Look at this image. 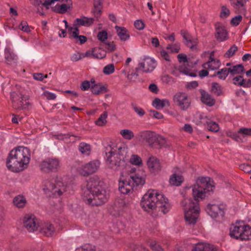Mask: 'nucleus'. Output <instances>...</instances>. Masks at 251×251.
Here are the masks:
<instances>
[{"label":"nucleus","mask_w":251,"mask_h":251,"mask_svg":"<svg viewBox=\"0 0 251 251\" xmlns=\"http://www.w3.org/2000/svg\"><path fill=\"white\" fill-rule=\"evenodd\" d=\"M210 180L209 177H199L196 184L192 187L194 200L185 198L181 202L184 210L185 220L189 225L196 224L200 211L199 201L205 197L206 192L212 190L213 186Z\"/></svg>","instance_id":"nucleus-1"},{"label":"nucleus","mask_w":251,"mask_h":251,"mask_svg":"<svg viewBox=\"0 0 251 251\" xmlns=\"http://www.w3.org/2000/svg\"><path fill=\"white\" fill-rule=\"evenodd\" d=\"M101 182L97 176L90 178L84 190V197L86 203L92 206H99L105 203L108 195L100 185Z\"/></svg>","instance_id":"nucleus-2"},{"label":"nucleus","mask_w":251,"mask_h":251,"mask_svg":"<svg viewBox=\"0 0 251 251\" xmlns=\"http://www.w3.org/2000/svg\"><path fill=\"white\" fill-rule=\"evenodd\" d=\"M140 204L142 208L149 213L158 211L166 214L170 208L168 199L154 190H149L143 196Z\"/></svg>","instance_id":"nucleus-3"},{"label":"nucleus","mask_w":251,"mask_h":251,"mask_svg":"<svg viewBox=\"0 0 251 251\" xmlns=\"http://www.w3.org/2000/svg\"><path fill=\"white\" fill-rule=\"evenodd\" d=\"M30 158L29 150L27 148L19 147L12 150L7 157L6 165L11 171H22L26 168Z\"/></svg>","instance_id":"nucleus-4"},{"label":"nucleus","mask_w":251,"mask_h":251,"mask_svg":"<svg viewBox=\"0 0 251 251\" xmlns=\"http://www.w3.org/2000/svg\"><path fill=\"white\" fill-rule=\"evenodd\" d=\"M229 234L231 238L241 241L251 240V227L243 222H237L231 225Z\"/></svg>","instance_id":"nucleus-5"},{"label":"nucleus","mask_w":251,"mask_h":251,"mask_svg":"<svg viewBox=\"0 0 251 251\" xmlns=\"http://www.w3.org/2000/svg\"><path fill=\"white\" fill-rule=\"evenodd\" d=\"M43 190L45 192L49 194L50 193L55 196H60L66 191V187L62 182L61 178L47 180L44 182Z\"/></svg>","instance_id":"nucleus-6"},{"label":"nucleus","mask_w":251,"mask_h":251,"mask_svg":"<svg viewBox=\"0 0 251 251\" xmlns=\"http://www.w3.org/2000/svg\"><path fill=\"white\" fill-rule=\"evenodd\" d=\"M139 136L143 141L148 143L152 147L159 148L166 144L164 138L152 131H146L140 132Z\"/></svg>","instance_id":"nucleus-7"},{"label":"nucleus","mask_w":251,"mask_h":251,"mask_svg":"<svg viewBox=\"0 0 251 251\" xmlns=\"http://www.w3.org/2000/svg\"><path fill=\"white\" fill-rule=\"evenodd\" d=\"M10 98L12 102V107L18 110L27 109L30 105L28 101H26L29 99L28 96H24L21 94H18L15 92H12L10 93Z\"/></svg>","instance_id":"nucleus-8"},{"label":"nucleus","mask_w":251,"mask_h":251,"mask_svg":"<svg viewBox=\"0 0 251 251\" xmlns=\"http://www.w3.org/2000/svg\"><path fill=\"white\" fill-rule=\"evenodd\" d=\"M107 163L109 167L114 170H118L123 167L125 164L124 158L119 157L117 153H114L112 151L106 153Z\"/></svg>","instance_id":"nucleus-9"},{"label":"nucleus","mask_w":251,"mask_h":251,"mask_svg":"<svg viewBox=\"0 0 251 251\" xmlns=\"http://www.w3.org/2000/svg\"><path fill=\"white\" fill-rule=\"evenodd\" d=\"M100 165L98 160H93L89 162L82 164L78 169L79 174L83 176H88L96 172Z\"/></svg>","instance_id":"nucleus-10"},{"label":"nucleus","mask_w":251,"mask_h":251,"mask_svg":"<svg viewBox=\"0 0 251 251\" xmlns=\"http://www.w3.org/2000/svg\"><path fill=\"white\" fill-rule=\"evenodd\" d=\"M155 67L154 60L150 57H145L139 63V66L136 68V70L137 71H141L143 73H149L152 72Z\"/></svg>","instance_id":"nucleus-11"},{"label":"nucleus","mask_w":251,"mask_h":251,"mask_svg":"<svg viewBox=\"0 0 251 251\" xmlns=\"http://www.w3.org/2000/svg\"><path fill=\"white\" fill-rule=\"evenodd\" d=\"M23 226L29 232H34L39 226L37 219L33 215H26L24 217Z\"/></svg>","instance_id":"nucleus-12"},{"label":"nucleus","mask_w":251,"mask_h":251,"mask_svg":"<svg viewBox=\"0 0 251 251\" xmlns=\"http://www.w3.org/2000/svg\"><path fill=\"white\" fill-rule=\"evenodd\" d=\"M40 166L41 170L44 172L55 171L60 167L59 161L56 158H49L43 161Z\"/></svg>","instance_id":"nucleus-13"},{"label":"nucleus","mask_w":251,"mask_h":251,"mask_svg":"<svg viewBox=\"0 0 251 251\" xmlns=\"http://www.w3.org/2000/svg\"><path fill=\"white\" fill-rule=\"evenodd\" d=\"M174 100L182 110L187 109L190 106V100L186 94L182 92L176 93L174 97Z\"/></svg>","instance_id":"nucleus-14"},{"label":"nucleus","mask_w":251,"mask_h":251,"mask_svg":"<svg viewBox=\"0 0 251 251\" xmlns=\"http://www.w3.org/2000/svg\"><path fill=\"white\" fill-rule=\"evenodd\" d=\"M215 38L219 42H224L228 39V34L223 24L217 22L215 24Z\"/></svg>","instance_id":"nucleus-15"},{"label":"nucleus","mask_w":251,"mask_h":251,"mask_svg":"<svg viewBox=\"0 0 251 251\" xmlns=\"http://www.w3.org/2000/svg\"><path fill=\"white\" fill-rule=\"evenodd\" d=\"M225 205L224 204L216 205L215 204H208L206 208L207 213L213 218H216L220 214L224 215Z\"/></svg>","instance_id":"nucleus-16"},{"label":"nucleus","mask_w":251,"mask_h":251,"mask_svg":"<svg viewBox=\"0 0 251 251\" xmlns=\"http://www.w3.org/2000/svg\"><path fill=\"white\" fill-rule=\"evenodd\" d=\"M123 176L120 178L119 183V190L124 194H128L133 191V186L130 180L124 179Z\"/></svg>","instance_id":"nucleus-17"},{"label":"nucleus","mask_w":251,"mask_h":251,"mask_svg":"<svg viewBox=\"0 0 251 251\" xmlns=\"http://www.w3.org/2000/svg\"><path fill=\"white\" fill-rule=\"evenodd\" d=\"M200 92L201 95V100L203 103L210 107L215 104L216 100L212 96L203 89H200Z\"/></svg>","instance_id":"nucleus-18"},{"label":"nucleus","mask_w":251,"mask_h":251,"mask_svg":"<svg viewBox=\"0 0 251 251\" xmlns=\"http://www.w3.org/2000/svg\"><path fill=\"white\" fill-rule=\"evenodd\" d=\"M94 22L93 18H88L85 16L76 19L74 22V26L79 27L80 26H90Z\"/></svg>","instance_id":"nucleus-19"},{"label":"nucleus","mask_w":251,"mask_h":251,"mask_svg":"<svg viewBox=\"0 0 251 251\" xmlns=\"http://www.w3.org/2000/svg\"><path fill=\"white\" fill-rule=\"evenodd\" d=\"M40 232L43 235L50 237L53 235L55 228L50 223H44L40 227Z\"/></svg>","instance_id":"nucleus-20"},{"label":"nucleus","mask_w":251,"mask_h":251,"mask_svg":"<svg viewBox=\"0 0 251 251\" xmlns=\"http://www.w3.org/2000/svg\"><path fill=\"white\" fill-rule=\"evenodd\" d=\"M148 166L152 172H157L161 169L159 160L154 156L150 157L147 161Z\"/></svg>","instance_id":"nucleus-21"},{"label":"nucleus","mask_w":251,"mask_h":251,"mask_svg":"<svg viewBox=\"0 0 251 251\" xmlns=\"http://www.w3.org/2000/svg\"><path fill=\"white\" fill-rule=\"evenodd\" d=\"M238 134H242L243 137H245V136H251V128L245 127L240 128L238 130V133H232L230 135V136L236 141H239L241 140V138Z\"/></svg>","instance_id":"nucleus-22"},{"label":"nucleus","mask_w":251,"mask_h":251,"mask_svg":"<svg viewBox=\"0 0 251 251\" xmlns=\"http://www.w3.org/2000/svg\"><path fill=\"white\" fill-rule=\"evenodd\" d=\"M180 33L183 39L185 40V44L192 50L196 49V42L191 39V37L186 31L181 30Z\"/></svg>","instance_id":"nucleus-23"},{"label":"nucleus","mask_w":251,"mask_h":251,"mask_svg":"<svg viewBox=\"0 0 251 251\" xmlns=\"http://www.w3.org/2000/svg\"><path fill=\"white\" fill-rule=\"evenodd\" d=\"M108 89L106 85H102L100 83H97V85L91 86V92L96 95H99L102 93L107 92Z\"/></svg>","instance_id":"nucleus-24"},{"label":"nucleus","mask_w":251,"mask_h":251,"mask_svg":"<svg viewBox=\"0 0 251 251\" xmlns=\"http://www.w3.org/2000/svg\"><path fill=\"white\" fill-rule=\"evenodd\" d=\"M192 251H217V250L212 245L199 243L195 246Z\"/></svg>","instance_id":"nucleus-25"},{"label":"nucleus","mask_w":251,"mask_h":251,"mask_svg":"<svg viewBox=\"0 0 251 251\" xmlns=\"http://www.w3.org/2000/svg\"><path fill=\"white\" fill-rule=\"evenodd\" d=\"M220 65L219 60H216L212 58L211 55L210 57V60L202 65V67L205 69L215 70L218 69Z\"/></svg>","instance_id":"nucleus-26"},{"label":"nucleus","mask_w":251,"mask_h":251,"mask_svg":"<svg viewBox=\"0 0 251 251\" xmlns=\"http://www.w3.org/2000/svg\"><path fill=\"white\" fill-rule=\"evenodd\" d=\"M152 105L157 109H161L165 106H169L170 103L168 100H161L159 98H155L152 101Z\"/></svg>","instance_id":"nucleus-27"},{"label":"nucleus","mask_w":251,"mask_h":251,"mask_svg":"<svg viewBox=\"0 0 251 251\" xmlns=\"http://www.w3.org/2000/svg\"><path fill=\"white\" fill-rule=\"evenodd\" d=\"M101 5L102 3L100 0H95L94 2V8L92 12L94 16L98 21L99 18L101 16Z\"/></svg>","instance_id":"nucleus-28"},{"label":"nucleus","mask_w":251,"mask_h":251,"mask_svg":"<svg viewBox=\"0 0 251 251\" xmlns=\"http://www.w3.org/2000/svg\"><path fill=\"white\" fill-rule=\"evenodd\" d=\"M115 28L117 34L121 40L126 41L129 38V34L126 28L116 26Z\"/></svg>","instance_id":"nucleus-29"},{"label":"nucleus","mask_w":251,"mask_h":251,"mask_svg":"<svg viewBox=\"0 0 251 251\" xmlns=\"http://www.w3.org/2000/svg\"><path fill=\"white\" fill-rule=\"evenodd\" d=\"M169 181L171 185L179 186L183 181V178L176 172L171 176Z\"/></svg>","instance_id":"nucleus-30"},{"label":"nucleus","mask_w":251,"mask_h":251,"mask_svg":"<svg viewBox=\"0 0 251 251\" xmlns=\"http://www.w3.org/2000/svg\"><path fill=\"white\" fill-rule=\"evenodd\" d=\"M5 58L7 63L10 64L12 61L15 62L17 60V56L9 48H6L5 50Z\"/></svg>","instance_id":"nucleus-31"},{"label":"nucleus","mask_w":251,"mask_h":251,"mask_svg":"<svg viewBox=\"0 0 251 251\" xmlns=\"http://www.w3.org/2000/svg\"><path fill=\"white\" fill-rule=\"evenodd\" d=\"M130 178L131 179V183L133 186L135 185L137 186H142L145 183V180L144 178L140 176L138 174H135L134 176H130Z\"/></svg>","instance_id":"nucleus-32"},{"label":"nucleus","mask_w":251,"mask_h":251,"mask_svg":"<svg viewBox=\"0 0 251 251\" xmlns=\"http://www.w3.org/2000/svg\"><path fill=\"white\" fill-rule=\"evenodd\" d=\"M13 202L16 207L22 208L25 206L26 201L23 195H19L13 199Z\"/></svg>","instance_id":"nucleus-33"},{"label":"nucleus","mask_w":251,"mask_h":251,"mask_svg":"<svg viewBox=\"0 0 251 251\" xmlns=\"http://www.w3.org/2000/svg\"><path fill=\"white\" fill-rule=\"evenodd\" d=\"M101 48H94L92 50V58L97 59H102L105 57L106 51L101 49Z\"/></svg>","instance_id":"nucleus-34"},{"label":"nucleus","mask_w":251,"mask_h":251,"mask_svg":"<svg viewBox=\"0 0 251 251\" xmlns=\"http://www.w3.org/2000/svg\"><path fill=\"white\" fill-rule=\"evenodd\" d=\"M229 73L231 75H235L242 73L244 71V68L242 64H238L233 66L232 68H227Z\"/></svg>","instance_id":"nucleus-35"},{"label":"nucleus","mask_w":251,"mask_h":251,"mask_svg":"<svg viewBox=\"0 0 251 251\" xmlns=\"http://www.w3.org/2000/svg\"><path fill=\"white\" fill-rule=\"evenodd\" d=\"M79 151L84 155H88L91 152L90 145L85 143H81L78 146Z\"/></svg>","instance_id":"nucleus-36"},{"label":"nucleus","mask_w":251,"mask_h":251,"mask_svg":"<svg viewBox=\"0 0 251 251\" xmlns=\"http://www.w3.org/2000/svg\"><path fill=\"white\" fill-rule=\"evenodd\" d=\"M107 117V112L104 111L95 122V124L98 126H102L106 125L107 123L106 118Z\"/></svg>","instance_id":"nucleus-37"},{"label":"nucleus","mask_w":251,"mask_h":251,"mask_svg":"<svg viewBox=\"0 0 251 251\" xmlns=\"http://www.w3.org/2000/svg\"><path fill=\"white\" fill-rule=\"evenodd\" d=\"M178 71L185 75H189L191 76L195 77L196 75L194 73L190 72V69H189L186 65V64L184 63L183 64L179 66L177 69Z\"/></svg>","instance_id":"nucleus-38"},{"label":"nucleus","mask_w":251,"mask_h":251,"mask_svg":"<svg viewBox=\"0 0 251 251\" xmlns=\"http://www.w3.org/2000/svg\"><path fill=\"white\" fill-rule=\"evenodd\" d=\"M205 123L207 124V129L212 132H217L219 130V126L218 124L215 122L211 121H206Z\"/></svg>","instance_id":"nucleus-39"},{"label":"nucleus","mask_w":251,"mask_h":251,"mask_svg":"<svg viewBox=\"0 0 251 251\" xmlns=\"http://www.w3.org/2000/svg\"><path fill=\"white\" fill-rule=\"evenodd\" d=\"M211 92L217 96L221 95L222 94L221 86L218 83L213 82L211 87Z\"/></svg>","instance_id":"nucleus-40"},{"label":"nucleus","mask_w":251,"mask_h":251,"mask_svg":"<svg viewBox=\"0 0 251 251\" xmlns=\"http://www.w3.org/2000/svg\"><path fill=\"white\" fill-rule=\"evenodd\" d=\"M68 32L70 34V37L75 39V40L79 36V29L78 27L74 26L69 27Z\"/></svg>","instance_id":"nucleus-41"},{"label":"nucleus","mask_w":251,"mask_h":251,"mask_svg":"<svg viewBox=\"0 0 251 251\" xmlns=\"http://www.w3.org/2000/svg\"><path fill=\"white\" fill-rule=\"evenodd\" d=\"M121 135L126 140H130L134 137L133 132L129 129H123L120 131Z\"/></svg>","instance_id":"nucleus-42"},{"label":"nucleus","mask_w":251,"mask_h":251,"mask_svg":"<svg viewBox=\"0 0 251 251\" xmlns=\"http://www.w3.org/2000/svg\"><path fill=\"white\" fill-rule=\"evenodd\" d=\"M229 74V71L227 68H225L217 72L216 74H214L212 76L218 75V77L221 79H225Z\"/></svg>","instance_id":"nucleus-43"},{"label":"nucleus","mask_w":251,"mask_h":251,"mask_svg":"<svg viewBox=\"0 0 251 251\" xmlns=\"http://www.w3.org/2000/svg\"><path fill=\"white\" fill-rule=\"evenodd\" d=\"M101 47L103 48L110 52H112L115 50V46L113 42H107L101 43Z\"/></svg>","instance_id":"nucleus-44"},{"label":"nucleus","mask_w":251,"mask_h":251,"mask_svg":"<svg viewBox=\"0 0 251 251\" xmlns=\"http://www.w3.org/2000/svg\"><path fill=\"white\" fill-rule=\"evenodd\" d=\"M230 14L229 10L225 5L221 7V11L220 14V17L224 19L226 18Z\"/></svg>","instance_id":"nucleus-45"},{"label":"nucleus","mask_w":251,"mask_h":251,"mask_svg":"<svg viewBox=\"0 0 251 251\" xmlns=\"http://www.w3.org/2000/svg\"><path fill=\"white\" fill-rule=\"evenodd\" d=\"M67 9L68 6L66 4H57L55 7L54 11L58 13L63 14L67 12Z\"/></svg>","instance_id":"nucleus-46"},{"label":"nucleus","mask_w":251,"mask_h":251,"mask_svg":"<svg viewBox=\"0 0 251 251\" xmlns=\"http://www.w3.org/2000/svg\"><path fill=\"white\" fill-rule=\"evenodd\" d=\"M237 47L233 45L225 53L224 56L226 58H230L233 56L235 52L237 50Z\"/></svg>","instance_id":"nucleus-47"},{"label":"nucleus","mask_w":251,"mask_h":251,"mask_svg":"<svg viewBox=\"0 0 251 251\" xmlns=\"http://www.w3.org/2000/svg\"><path fill=\"white\" fill-rule=\"evenodd\" d=\"M142 162L141 157L137 155H132L130 159V162L133 165H140Z\"/></svg>","instance_id":"nucleus-48"},{"label":"nucleus","mask_w":251,"mask_h":251,"mask_svg":"<svg viewBox=\"0 0 251 251\" xmlns=\"http://www.w3.org/2000/svg\"><path fill=\"white\" fill-rule=\"evenodd\" d=\"M115 70V67L113 64H110L105 66L103 69V72L106 75L112 74Z\"/></svg>","instance_id":"nucleus-49"},{"label":"nucleus","mask_w":251,"mask_h":251,"mask_svg":"<svg viewBox=\"0 0 251 251\" xmlns=\"http://www.w3.org/2000/svg\"><path fill=\"white\" fill-rule=\"evenodd\" d=\"M140 72L141 71H137L135 69V72H132L131 74L127 75V78L130 81H135L137 79Z\"/></svg>","instance_id":"nucleus-50"},{"label":"nucleus","mask_w":251,"mask_h":251,"mask_svg":"<svg viewBox=\"0 0 251 251\" xmlns=\"http://www.w3.org/2000/svg\"><path fill=\"white\" fill-rule=\"evenodd\" d=\"M166 49L168 50H170L172 53H177L180 50V46L178 44H175L174 45H168L166 47Z\"/></svg>","instance_id":"nucleus-51"},{"label":"nucleus","mask_w":251,"mask_h":251,"mask_svg":"<svg viewBox=\"0 0 251 251\" xmlns=\"http://www.w3.org/2000/svg\"><path fill=\"white\" fill-rule=\"evenodd\" d=\"M126 150L127 148L124 146L123 147L120 146L118 147V151L116 152H114V153H117L119 157H124L125 158V153H126Z\"/></svg>","instance_id":"nucleus-52"},{"label":"nucleus","mask_w":251,"mask_h":251,"mask_svg":"<svg viewBox=\"0 0 251 251\" xmlns=\"http://www.w3.org/2000/svg\"><path fill=\"white\" fill-rule=\"evenodd\" d=\"M151 248L155 251H164V250L158 244H157L155 241H151L150 244Z\"/></svg>","instance_id":"nucleus-53"},{"label":"nucleus","mask_w":251,"mask_h":251,"mask_svg":"<svg viewBox=\"0 0 251 251\" xmlns=\"http://www.w3.org/2000/svg\"><path fill=\"white\" fill-rule=\"evenodd\" d=\"M19 28L23 31L29 32L30 31L29 27L26 21H23L19 26Z\"/></svg>","instance_id":"nucleus-54"},{"label":"nucleus","mask_w":251,"mask_h":251,"mask_svg":"<svg viewBox=\"0 0 251 251\" xmlns=\"http://www.w3.org/2000/svg\"><path fill=\"white\" fill-rule=\"evenodd\" d=\"M243 81H244V79L241 75L237 76L233 78V83L236 85L242 86Z\"/></svg>","instance_id":"nucleus-55"},{"label":"nucleus","mask_w":251,"mask_h":251,"mask_svg":"<svg viewBox=\"0 0 251 251\" xmlns=\"http://www.w3.org/2000/svg\"><path fill=\"white\" fill-rule=\"evenodd\" d=\"M91 88L90 82L88 80H85L82 82L80 85V88L82 91H87L89 88Z\"/></svg>","instance_id":"nucleus-56"},{"label":"nucleus","mask_w":251,"mask_h":251,"mask_svg":"<svg viewBox=\"0 0 251 251\" xmlns=\"http://www.w3.org/2000/svg\"><path fill=\"white\" fill-rule=\"evenodd\" d=\"M97 37L102 43L105 42V41L107 39V33L105 31H102L98 33Z\"/></svg>","instance_id":"nucleus-57"},{"label":"nucleus","mask_w":251,"mask_h":251,"mask_svg":"<svg viewBox=\"0 0 251 251\" xmlns=\"http://www.w3.org/2000/svg\"><path fill=\"white\" fill-rule=\"evenodd\" d=\"M75 251H95V250L91 245L87 244L83 246L80 248L76 249Z\"/></svg>","instance_id":"nucleus-58"},{"label":"nucleus","mask_w":251,"mask_h":251,"mask_svg":"<svg viewBox=\"0 0 251 251\" xmlns=\"http://www.w3.org/2000/svg\"><path fill=\"white\" fill-rule=\"evenodd\" d=\"M242 19V16L241 15L236 16L231 19V24L235 26L238 25Z\"/></svg>","instance_id":"nucleus-59"},{"label":"nucleus","mask_w":251,"mask_h":251,"mask_svg":"<svg viewBox=\"0 0 251 251\" xmlns=\"http://www.w3.org/2000/svg\"><path fill=\"white\" fill-rule=\"evenodd\" d=\"M82 58V54L80 52H75L73 53L70 57L71 60L73 62L77 61Z\"/></svg>","instance_id":"nucleus-60"},{"label":"nucleus","mask_w":251,"mask_h":251,"mask_svg":"<svg viewBox=\"0 0 251 251\" xmlns=\"http://www.w3.org/2000/svg\"><path fill=\"white\" fill-rule=\"evenodd\" d=\"M150 116L157 119H161L163 117V116L161 113L153 110H150Z\"/></svg>","instance_id":"nucleus-61"},{"label":"nucleus","mask_w":251,"mask_h":251,"mask_svg":"<svg viewBox=\"0 0 251 251\" xmlns=\"http://www.w3.org/2000/svg\"><path fill=\"white\" fill-rule=\"evenodd\" d=\"M132 107L134 110L135 112L138 114L140 116H143L145 112L144 110L141 107L137 106L136 105L132 104Z\"/></svg>","instance_id":"nucleus-62"},{"label":"nucleus","mask_w":251,"mask_h":251,"mask_svg":"<svg viewBox=\"0 0 251 251\" xmlns=\"http://www.w3.org/2000/svg\"><path fill=\"white\" fill-rule=\"evenodd\" d=\"M240 169L246 173H251V166L249 164H242L240 165Z\"/></svg>","instance_id":"nucleus-63"},{"label":"nucleus","mask_w":251,"mask_h":251,"mask_svg":"<svg viewBox=\"0 0 251 251\" xmlns=\"http://www.w3.org/2000/svg\"><path fill=\"white\" fill-rule=\"evenodd\" d=\"M131 248L132 251H149L148 249L140 245H133Z\"/></svg>","instance_id":"nucleus-64"}]
</instances>
